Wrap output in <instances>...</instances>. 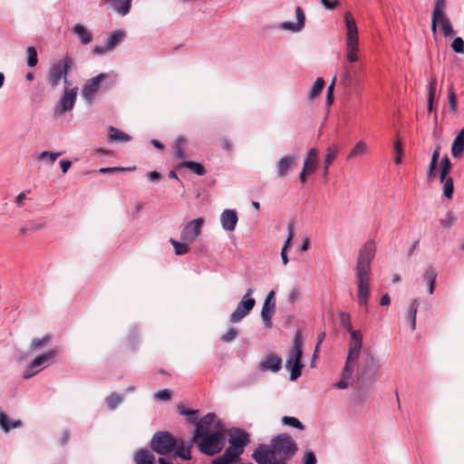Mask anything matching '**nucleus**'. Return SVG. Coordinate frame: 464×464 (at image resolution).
Instances as JSON below:
<instances>
[{
	"label": "nucleus",
	"instance_id": "obj_2",
	"mask_svg": "<svg viewBox=\"0 0 464 464\" xmlns=\"http://www.w3.org/2000/svg\"><path fill=\"white\" fill-rule=\"evenodd\" d=\"M382 365L381 359L371 351H364L362 365L357 372V382L360 385H372Z\"/></svg>",
	"mask_w": 464,
	"mask_h": 464
},
{
	"label": "nucleus",
	"instance_id": "obj_18",
	"mask_svg": "<svg viewBox=\"0 0 464 464\" xmlns=\"http://www.w3.org/2000/svg\"><path fill=\"white\" fill-rule=\"evenodd\" d=\"M297 163V157L295 155H284L276 161V176L278 179H285L290 170Z\"/></svg>",
	"mask_w": 464,
	"mask_h": 464
},
{
	"label": "nucleus",
	"instance_id": "obj_33",
	"mask_svg": "<svg viewBox=\"0 0 464 464\" xmlns=\"http://www.w3.org/2000/svg\"><path fill=\"white\" fill-rule=\"evenodd\" d=\"M21 425V420H11L5 412L0 411V427L5 432H8L12 429L19 428Z\"/></svg>",
	"mask_w": 464,
	"mask_h": 464
},
{
	"label": "nucleus",
	"instance_id": "obj_9",
	"mask_svg": "<svg viewBox=\"0 0 464 464\" xmlns=\"http://www.w3.org/2000/svg\"><path fill=\"white\" fill-rule=\"evenodd\" d=\"M219 428L220 422L217 420V415L211 412L208 413L197 422L192 441L196 442L200 437L218 430Z\"/></svg>",
	"mask_w": 464,
	"mask_h": 464
},
{
	"label": "nucleus",
	"instance_id": "obj_25",
	"mask_svg": "<svg viewBox=\"0 0 464 464\" xmlns=\"http://www.w3.org/2000/svg\"><path fill=\"white\" fill-rule=\"evenodd\" d=\"M359 41H345V62L355 63L359 56Z\"/></svg>",
	"mask_w": 464,
	"mask_h": 464
},
{
	"label": "nucleus",
	"instance_id": "obj_24",
	"mask_svg": "<svg viewBox=\"0 0 464 464\" xmlns=\"http://www.w3.org/2000/svg\"><path fill=\"white\" fill-rule=\"evenodd\" d=\"M338 151H339V148L336 144H332L327 147L326 154H325L324 160L323 176L324 178H326L328 176L329 168L332 165L333 161L337 157Z\"/></svg>",
	"mask_w": 464,
	"mask_h": 464
},
{
	"label": "nucleus",
	"instance_id": "obj_29",
	"mask_svg": "<svg viewBox=\"0 0 464 464\" xmlns=\"http://www.w3.org/2000/svg\"><path fill=\"white\" fill-rule=\"evenodd\" d=\"M276 304L264 302L261 310V318L266 328L272 327V316L275 313Z\"/></svg>",
	"mask_w": 464,
	"mask_h": 464
},
{
	"label": "nucleus",
	"instance_id": "obj_38",
	"mask_svg": "<svg viewBox=\"0 0 464 464\" xmlns=\"http://www.w3.org/2000/svg\"><path fill=\"white\" fill-rule=\"evenodd\" d=\"M281 423L284 426H288V427L296 429L298 430H304V424L295 417L284 416L281 419Z\"/></svg>",
	"mask_w": 464,
	"mask_h": 464
},
{
	"label": "nucleus",
	"instance_id": "obj_59",
	"mask_svg": "<svg viewBox=\"0 0 464 464\" xmlns=\"http://www.w3.org/2000/svg\"><path fill=\"white\" fill-rule=\"evenodd\" d=\"M350 334V343H362V335L357 330H351L348 332Z\"/></svg>",
	"mask_w": 464,
	"mask_h": 464
},
{
	"label": "nucleus",
	"instance_id": "obj_50",
	"mask_svg": "<svg viewBox=\"0 0 464 464\" xmlns=\"http://www.w3.org/2000/svg\"><path fill=\"white\" fill-rule=\"evenodd\" d=\"M26 53H27V65L29 67H34L38 63L36 49L33 46H30L27 48Z\"/></svg>",
	"mask_w": 464,
	"mask_h": 464
},
{
	"label": "nucleus",
	"instance_id": "obj_52",
	"mask_svg": "<svg viewBox=\"0 0 464 464\" xmlns=\"http://www.w3.org/2000/svg\"><path fill=\"white\" fill-rule=\"evenodd\" d=\"M393 150H394V152L396 153L394 162H395V164L399 165V164H401V162L402 160V155H403L402 143L400 140H395V142L393 144Z\"/></svg>",
	"mask_w": 464,
	"mask_h": 464
},
{
	"label": "nucleus",
	"instance_id": "obj_6",
	"mask_svg": "<svg viewBox=\"0 0 464 464\" xmlns=\"http://www.w3.org/2000/svg\"><path fill=\"white\" fill-rule=\"evenodd\" d=\"M57 354L58 350L52 349L34 357L24 370L23 378L27 380L36 375L38 372L52 364Z\"/></svg>",
	"mask_w": 464,
	"mask_h": 464
},
{
	"label": "nucleus",
	"instance_id": "obj_4",
	"mask_svg": "<svg viewBox=\"0 0 464 464\" xmlns=\"http://www.w3.org/2000/svg\"><path fill=\"white\" fill-rule=\"evenodd\" d=\"M271 446L276 451L278 459L285 463L297 451V444L287 433H280L271 440Z\"/></svg>",
	"mask_w": 464,
	"mask_h": 464
},
{
	"label": "nucleus",
	"instance_id": "obj_3",
	"mask_svg": "<svg viewBox=\"0 0 464 464\" xmlns=\"http://www.w3.org/2000/svg\"><path fill=\"white\" fill-rule=\"evenodd\" d=\"M302 355L303 342L300 333L296 332L294 337L293 346L288 353V356L285 362V368L290 371L291 381H295L301 376L302 369L304 367V364L301 362Z\"/></svg>",
	"mask_w": 464,
	"mask_h": 464
},
{
	"label": "nucleus",
	"instance_id": "obj_47",
	"mask_svg": "<svg viewBox=\"0 0 464 464\" xmlns=\"http://www.w3.org/2000/svg\"><path fill=\"white\" fill-rule=\"evenodd\" d=\"M315 170V161H313L312 166H309V159H304L303 169L300 173V181L304 183L306 181V174Z\"/></svg>",
	"mask_w": 464,
	"mask_h": 464
},
{
	"label": "nucleus",
	"instance_id": "obj_21",
	"mask_svg": "<svg viewBox=\"0 0 464 464\" xmlns=\"http://www.w3.org/2000/svg\"><path fill=\"white\" fill-rule=\"evenodd\" d=\"M248 442V434L242 430L237 429L230 434L229 446L234 447L239 452L243 453L244 447Z\"/></svg>",
	"mask_w": 464,
	"mask_h": 464
},
{
	"label": "nucleus",
	"instance_id": "obj_51",
	"mask_svg": "<svg viewBox=\"0 0 464 464\" xmlns=\"http://www.w3.org/2000/svg\"><path fill=\"white\" fill-rule=\"evenodd\" d=\"M49 341H50L49 335H45L42 338L34 339L30 345V351L34 352L40 347L45 346L49 343Z\"/></svg>",
	"mask_w": 464,
	"mask_h": 464
},
{
	"label": "nucleus",
	"instance_id": "obj_13",
	"mask_svg": "<svg viewBox=\"0 0 464 464\" xmlns=\"http://www.w3.org/2000/svg\"><path fill=\"white\" fill-rule=\"evenodd\" d=\"M362 343H349L346 362L343 369V378H352L353 373V366L357 363Z\"/></svg>",
	"mask_w": 464,
	"mask_h": 464
},
{
	"label": "nucleus",
	"instance_id": "obj_44",
	"mask_svg": "<svg viewBox=\"0 0 464 464\" xmlns=\"http://www.w3.org/2000/svg\"><path fill=\"white\" fill-rule=\"evenodd\" d=\"M169 242L173 246L175 254L177 256H183L188 252V247L187 246L188 243H185L184 241L179 242L173 238H170Z\"/></svg>",
	"mask_w": 464,
	"mask_h": 464
},
{
	"label": "nucleus",
	"instance_id": "obj_60",
	"mask_svg": "<svg viewBox=\"0 0 464 464\" xmlns=\"http://www.w3.org/2000/svg\"><path fill=\"white\" fill-rule=\"evenodd\" d=\"M437 81L435 78L431 79L429 84V95L428 100L435 99V89H436Z\"/></svg>",
	"mask_w": 464,
	"mask_h": 464
},
{
	"label": "nucleus",
	"instance_id": "obj_37",
	"mask_svg": "<svg viewBox=\"0 0 464 464\" xmlns=\"http://www.w3.org/2000/svg\"><path fill=\"white\" fill-rule=\"evenodd\" d=\"M464 152V139L455 137L451 145V154L454 158H460Z\"/></svg>",
	"mask_w": 464,
	"mask_h": 464
},
{
	"label": "nucleus",
	"instance_id": "obj_14",
	"mask_svg": "<svg viewBox=\"0 0 464 464\" xmlns=\"http://www.w3.org/2000/svg\"><path fill=\"white\" fill-rule=\"evenodd\" d=\"M205 220L203 218L188 222L180 232V238L185 243H193L200 235Z\"/></svg>",
	"mask_w": 464,
	"mask_h": 464
},
{
	"label": "nucleus",
	"instance_id": "obj_54",
	"mask_svg": "<svg viewBox=\"0 0 464 464\" xmlns=\"http://www.w3.org/2000/svg\"><path fill=\"white\" fill-rule=\"evenodd\" d=\"M238 333L236 328L231 327L227 330V332L221 336V341L224 343H230L232 342L237 336Z\"/></svg>",
	"mask_w": 464,
	"mask_h": 464
},
{
	"label": "nucleus",
	"instance_id": "obj_7",
	"mask_svg": "<svg viewBox=\"0 0 464 464\" xmlns=\"http://www.w3.org/2000/svg\"><path fill=\"white\" fill-rule=\"evenodd\" d=\"M71 66L72 59L69 56H65L53 63L47 72L46 80L48 84L53 88L57 87L63 78L68 76Z\"/></svg>",
	"mask_w": 464,
	"mask_h": 464
},
{
	"label": "nucleus",
	"instance_id": "obj_63",
	"mask_svg": "<svg viewBox=\"0 0 464 464\" xmlns=\"http://www.w3.org/2000/svg\"><path fill=\"white\" fill-rule=\"evenodd\" d=\"M318 155L317 150L312 148L308 150L307 157L305 159H309V166H312L313 161L316 162V157Z\"/></svg>",
	"mask_w": 464,
	"mask_h": 464
},
{
	"label": "nucleus",
	"instance_id": "obj_46",
	"mask_svg": "<svg viewBox=\"0 0 464 464\" xmlns=\"http://www.w3.org/2000/svg\"><path fill=\"white\" fill-rule=\"evenodd\" d=\"M451 169V163L447 155H445L440 160V179H444V178L448 177Z\"/></svg>",
	"mask_w": 464,
	"mask_h": 464
},
{
	"label": "nucleus",
	"instance_id": "obj_11",
	"mask_svg": "<svg viewBox=\"0 0 464 464\" xmlns=\"http://www.w3.org/2000/svg\"><path fill=\"white\" fill-rule=\"evenodd\" d=\"M78 88H64L63 94L57 105L54 107L53 114L56 118L63 116L65 112L71 111L75 104Z\"/></svg>",
	"mask_w": 464,
	"mask_h": 464
},
{
	"label": "nucleus",
	"instance_id": "obj_31",
	"mask_svg": "<svg viewBox=\"0 0 464 464\" xmlns=\"http://www.w3.org/2000/svg\"><path fill=\"white\" fill-rule=\"evenodd\" d=\"M178 444L176 446L175 454L184 460H188L191 459L190 448L192 443L189 445H186V442L183 440H177Z\"/></svg>",
	"mask_w": 464,
	"mask_h": 464
},
{
	"label": "nucleus",
	"instance_id": "obj_26",
	"mask_svg": "<svg viewBox=\"0 0 464 464\" xmlns=\"http://www.w3.org/2000/svg\"><path fill=\"white\" fill-rule=\"evenodd\" d=\"M112 9L120 15L125 16L130 13L132 0H106Z\"/></svg>",
	"mask_w": 464,
	"mask_h": 464
},
{
	"label": "nucleus",
	"instance_id": "obj_58",
	"mask_svg": "<svg viewBox=\"0 0 464 464\" xmlns=\"http://www.w3.org/2000/svg\"><path fill=\"white\" fill-rule=\"evenodd\" d=\"M154 398L159 401H169L171 394L168 390H160L154 394Z\"/></svg>",
	"mask_w": 464,
	"mask_h": 464
},
{
	"label": "nucleus",
	"instance_id": "obj_48",
	"mask_svg": "<svg viewBox=\"0 0 464 464\" xmlns=\"http://www.w3.org/2000/svg\"><path fill=\"white\" fill-rule=\"evenodd\" d=\"M438 25H440L441 27L443 34L446 37L452 36L454 34V30L452 28V25H451V23H450L449 17L438 22Z\"/></svg>",
	"mask_w": 464,
	"mask_h": 464
},
{
	"label": "nucleus",
	"instance_id": "obj_40",
	"mask_svg": "<svg viewBox=\"0 0 464 464\" xmlns=\"http://www.w3.org/2000/svg\"><path fill=\"white\" fill-rule=\"evenodd\" d=\"M180 167L187 168L198 176H203L206 173L204 166L195 161H183L180 163Z\"/></svg>",
	"mask_w": 464,
	"mask_h": 464
},
{
	"label": "nucleus",
	"instance_id": "obj_8",
	"mask_svg": "<svg viewBox=\"0 0 464 464\" xmlns=\"http://www.w3.org/2000/svg\"><path fill=\"white\" fill-rule=\"evenodd\" d=\"M224 435L220 430H215L210 434L202 436L196 441L198 444L199 450L208 456L218 453L222 449V440Z\"/></svg>",
	"mask_w": 464,
	"mask_h": 464
},
{
	"label": "nucleus",
	"instance_id": "obj_61",
	"mask_svg": "<svg viewBox=\"0 0 464 464\" xmlns=\"http://www.w3.org/2000/svg\"><path fill=\"white\" fill-rule=\"evenodd\" d=\"M320 3L327 10H334L337 7V2L335 0H320Z\"/></svg>",
	"mask_w": 464,
	"mask_h": 464
},
{
	"label": "nucleus",
	"instance_id": "obj_62",
	"mask_svg": "<svg viewBox=\"0 0 464 464\" xmlns=\"http://www.w3.org/2000/svg\"><path fill=\"white\" fill-rule=\"evenodd\" d=\"M436 167H437V163L430 162L428 171H427V176L430 180L434 179L436 177V171H435Z\"/></svg>",
	"mask_w": 464,
	"mask_h": 464
},
{
	"label": "nucleus",
	"instance_id": "obj_10",
	"mask_svg": "<svg viewBox=\"0 0 464 464\" xmlns=\"http://www.w3.org/2000/svg\"><path fill=\"white\" fill-rule=\"evenodd\" d=\"M110 73L101 72L98 75L88 79L82 90V96L87 103H92L95 98L96 93L102 87V83L108 79Z\"/></svg>",
	"mask_w": 464,
	"mask_h": 464
},
{
	"label": "nucleus",
	"instance_id": "obj_41",
	"mask_svg": "<svg viewBox=\"0 0 464 464\" xmlns=\"http://www.w3.org/2000/svg\"><path fill=\"white\" fill-rule=\"evenodd\" d=\"M440 183L443 185L442 190H443V196L446 198L450 199L453 195L454 190V185H453V179L450 177H446L444 179H440Z\"/></svg>",
	"mask_w": 464,
	"mask_h": 464
},
{
	"label": "nucleus",
	"instance_id": "obj_34",
	"mask_svg": "<svg viewBox=\"0 0 464 464\" xmlns=\"http://www.w3.org/2000/svg\"><path fill=\"white\" fill-rule=\"evenodd\" d=\"M418 306H419V300L414 299L409 304L407 312H406V316H407L408 321L410 322L411 331H414L416 328V315H417Z\"/></svg>",
	"mask_w": 464,
	"mask_h": 464
},
{
	"label": "nucleus",
	"instance_id": "obj_30",
	"mask_svg": "<svg viewBox=\"0 0 464 464\" xmlns=\"http://www.w3.org/2000/svg\"><path fill=\"white\" fill-rule=\"evenodd\" d=\"M368 150H369L366 142L363 140H359L348 153L347 160H352L357 157H363L367 155Z\"/></svg>",
	"mask_w": 464,
	"mask_h": 464
},
{
	"label": "nucleus",
	"instance_id": "obj_53",
	"mask_svg": "<svg viewBox=\"0 0 464 464\" xmlns=\"http://www.w3.org/2000/svg\"><path fill=\"white\" fill-rule=\"evenodd\" d=\"M451 48L457 53H464V41L461 37L458 36L454 38L451 44Z\"/></svg>",
	"mask_w": 464,
	"mask_h": 464
},
{
	"label": "nucleus",
	"instance_id": "obj_45",
	"mask_svg": "<svg viewBox=\"0 0 464 464\" xmlns=\"http://www.w3.org/2000/svg\"><path fill=\"white\" fill-rule=\"evenodd\" d=\"M122 400L121 395L112 392L106 398V403L110 410H115L121 403Z\"/></svg>",
	"mask_w": 464,
	"mask_h": 464
},
{
	"label": "nucleus",
	"instance_id": "obj_16",
	"mask_svg": "<svg viewBox=\"0 0 464 464\" xmlns=\"http://www.w3.org/2000/svg\"><path fill=\"white\" fill-rule=\"evenodd\" d=\"M256 304L254 298H242L235 311L229 316V322L232 324L242 321L253 310Z\"/></svg>",
	"mask_w": 464,
	"mask_h": 464
},
{
	"label": "nucleus",
	"instance_id": "obj_5",
	"mask_svg": "<svg viewBox=\"0 0 464 464\" xmlns=\"http://www.w3.org/2000/svg\"><path fill=\"white\" fill-rule=\"evenodd\" d=\"M178 444L175 437L169 431H158L150 440V449L159 455H167L176 449Z\"/></svg>",
	"mask_w": 464,
	"mask_h": 464
},
{
	"label": "nucleus",
	"instance_id": "obj_23",
	"mask_svg": "<svg viewBox=\"0 0 464 464\" xmlns=\"http://www.w3.org/2000/svg\"><path fill=\"white\" fill-rule=\"evenodd\" d=\"M343 18L346 25L345 41H359L358 27L353 14L345 12Z\"/></svg>",
	"mask_w": 464,
	"mask_h": 464
},
{
	"label": "nucleus",
	"instance_id": "obj_27",
	"mask_svg": "<svg viewBox=\"0 0 464 464\" xmlns=\"http://www.w3.org/2000/svg\"><path fill=\"white\" fill-rule=\"evenodd\" d=\"M155 460L154 454L147 449H140L134 455L135 464H154Z\"/></svg>",
	"mask_w": 464,
	"mask_h": 464
},
{
	"label": "nucleus",
	"instance_id": "obj_57",
	"mask_svg": "<svg viewBox=\"0 0 464 464\" xmlns=\"http://www.w3.org/2000/svg\"><path fill=\"white\" fill-rule=\"evenodd\" d=\"M316 462H317V459L313 451L307 450L304 452L303 459H302L303 464H316Z\"/></svg>",
	"mask_w": 464,
	"mask_h": 464
},
{
	"label": "nucleus",
	"instance_id": "obj_39",
	"mask_svg": "<svg viewBox=\"0 0 464 464\" xmlns=\"http://www.w3.org/2000/svg\"><path fill=\"white\" fill-rule=\"evenodd\" d=\"M187 143V140L183 136H179L177 138L175 141L174 150L176 157L179 160H182L185 158V145Z\"/></svg>",
	"mask_w": 464,
	"mask_h": 464
},
{
	"label": "nucleus",
	"instance_id": "obj_36",
	"mask_svg": "<svg viewBox=\"0 0 464 464\" xmlns=\"http://www.w3.org/2000/svg\"><path fill=\"white\" fill-rule=\"evenodd\" d=\"M109 133H110V139L112 141L126 142V141H130L131 140L130 135H128L127 133H125L122 130L116 129L114 127H110Z\"/></svg>",
	"mask_w": 464,
	"mask_h": 464
},
{
	"label": "nucleus",
	"instance_id": "obj_28",
	"mask_svg": "<svg viewBox=\"0 0 464 464\" xmlns=\"http://www.w3.org/2000/svg\"><path fill=\"white\" fill-rule=\"evenodd\" d=\"M72 32L79 37L82 44H88L92 41V33L81 24H74L72 27Z\"/></svg>",
	"mask_w": 464,
	"mask_h": 464
},
{
	"label": "nucleus",
	"instance_id": "obj_35",
	"mask_svg": "<svg viewBox=\"0 0 464 464\" xmlns=\"http://www.w3.org/2000/svg\"><path fill=\"white\" fill-rule=\"evenodd\" d=\"M324 80L322 77H318L307 93L308 100L313 101L315 98H317L321 94V92L324 89Z\"/></svg>",
	"mask_w": 464,
	"mask_h": 464
},
{
	"label": "nucleus",
	"instance_id": "obj_56",
	"mask_svg": "<svg viewBox=\"0 0 464 464\" xmlns=\"http://www.w3.org/2000/svg\"><path fill=\"white\" fill-rule=\"evenodd\" d=\"M455 222L454 215L449 211L446 213L445 217L440 219V224L447 228H450Z\"/></svg>",
	"mask_w": 464,
	"mask_h": 464
},
{
	"label": "nucleus",
	"instance_id": "obj_15",
	"mask_svg": "<svg viewBox=\"0 0 464 464\" xmlns=\"http://www.w3.org/2000/svg\"><path fill=\"white\" fill-rule=\"evenodd\" d=\"M126 37V34L122 30L113 32L103 45H96L92 49V53L102 55L107 52L114 50Z\"/></svg>",
	"mask_w": 464,
	"mask_h": 464
},
{
	"label": "nucleus",
	"instance_id": "obj_19",
	"mask_svg": "<svg viewBox=\"0 0 464 464\" xmlns=\"http://www.w3.org/2000/svg\"><path fill=\"white\" fill-rule=\"evenodd\" d=\"M447 17L446 0H435L431 14V31L433 34L437 31L438 22Z\"/></svg>",
	"mask_w": 464,
	"mask_h": 464
},
{
	"label": "nucleus",
	"instance_id": "obj_20",
	"mask_svg": "<svg viewBox=\"0 0 464 464\" xmlns=\"http://www.w3.org/2000/svg\"><path fill=\"white\" fill-rule=\"evenodd\" d=\"M237 221V214L234 209H225L220 215V223L225 231H234Z\"/></svg>",
	"mask_w": 464,
	"mask_h": 464
},
{
	"label": "nucleus",
	"instance_id": "obj_12",
	"mask_svg": "<svg viewBox=\"0 0 464 464\" xmlns=\"http://www.w3.org/2000/svg\"><path fill=\"white\" fill-rule=\"evenodd\" d=\"M253 459L257 464H285L281 461L272 446L260 444L252 453Z\"/></svg>",
	"mask_w": 464,
	"mask_h": 464
},
{
	"label": "nucleus",
	"instance_id": "obj_43",
	"mask_svg": "<svg viewBox=\"0 0 464 464\" xmlns=\"http://www.w3.org/2000/svg\"><path fill=\"white\" fill-rule=\"evenodd\" d=\"M63 152H53V151H43L36 156V159L40 161H49L51 163L54 162Z\"/></svg>",
	"mask_w": 464,
	"mask_h": 464
},
{
	"label": "nucleus",
	"instance_id": "obj_17",
	"mask_svg": "<svg viewBox=\"0 0 464 464\" xmlns=\"http://www.w3.org/2000/svg\"><path fill=\"white\" fill-rule=\"evenodd\" d=\"M295 23L289 21L282 22L278 24V28L282 31H288L294 34L302 32L305 27V14L300 6L295 7Z\"/></svg>",
	"mask_w": 464,
	"mask_h": 464
},
{
	"label": "nucleus",
	"instance_id": "obj_22",
	"mask_svg": "<svg viewBox=\"0 0 464 464\" xmlns=\"http://www.w3.org/2000/svg\"><path fill=\"white\" fill-rule=\"evenodd\" d=\"M281 365L282 360L280 357L275 354H268L259 362L258 368L261 371L277 372L281 369Z\"/></svg>",
	"mask_w": 464,
	"mask_h": 464
},
{
	"label": "nucleus",
	"instance_id": "obj_64",
	"mask_svg": "<svg viewBox=\"0 0 464 464\" xmlns=\"http://www.w3.org/2000/svg\"><path fill=\"white\" fill-rule=\"evenodd\" d=\"M212 464H231V462L222 454L220 457L214 459Z\"/></svg>",
	"mask_w": 464,
	"mask_h": 464
},
{
	"label": "nucleus",
	"instance_id": "obj_42",
	"mask_svg": "<svg viewBox=\"0 0 464 464\" xmlns=\"http://www.w3.org/2000/svg\"><path fill=\"white\" fill-rule=\"evenodd\" d=\"M353 75L350 71V67L347 64H343V72L340 75V83L344 87H351L353 84Z\"/></svg>",
	"mask_w": 464,
	"mask_h": 464
},
{
	"label": "nucleus",
	"instance_id": "obj_49",
	"mask_svg": "<svg viewBox=\"0 0 464 464\" xmlns=\"http://www.w3.org/2000/svg\"><path fill=\"white\" fill-rule=\"evenodd\" d=\"M242 452H239L237 449L234 447L228 446L223 455L232 463L239 459L240 455Z\"/></svg>",
	"mask_w": 464,
	"mask_h": 464
},
{
	"label": "nucleus",
	"instance_id": "obj_32",
	"mask_svg": "<svg viewBox=\"0 0 464 464\" xmlns=\"http://www.w3.org/2000/svg\"><path fill=\"white\" fill-rule=\"evenodd\" d=\"M423 278L428 285L429 294L432 295L434 293L436 278H437V272H436L435 268L432 266L427 267L424 272Z\"/></svg>",
	"mask_w": 464,
	"mask_h": 464
},
{
	"label": "nucleus",
	"instance_id": "obj_1",
	"mask_svg": "<svg viewBox=\"0 0 464 464\" xmlns=\"http://www.w3.org/2000/svg\"><path fill=\"white\" fill-rule=\"evenodd\" d=\"M376 252L374 240H367L360 248L355 265L357 302L362 307L368 305L371 295L372 262Z\"/></svg>",
	"mask_w": 464,
	"mask_h": 464
},
{
	"label": "nucleus",
	"instance_id": "obj_55",
	"mask_svg": "<svg viewBox=\"0 0 464 464\" xmlns=\"http://www.w3.org/2000/svg\"><path fill=\"white\" fill-rule=\"evenodd\" d=\"M340 322H341L342 326L344 329H346L348 332L353 330L349 314L344 313V312L340 313Z\"/></svg>",
	"mask_w": 464,
	"mask_h": 464
}]
</instances>
